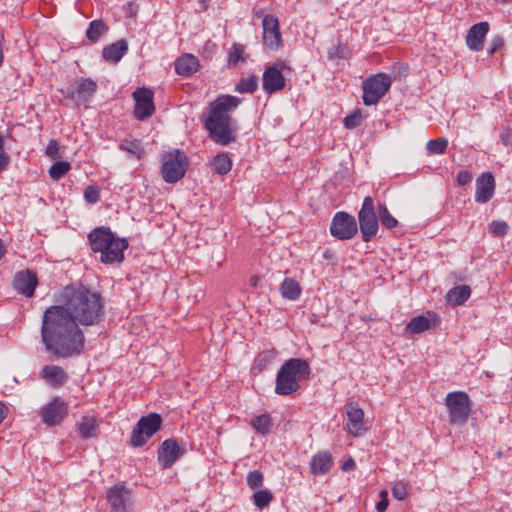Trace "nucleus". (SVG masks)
Wrapping results in <instances>:
<instances>
[{
    "instance_id": "nucleus-1",
    "label": "nucleus",
    "mask_w": 512,
    "mask_h": 512,
    "mask_svg": "<svg viewBox=\"0 0 512 512\" xmlns=\"http://www.w3.org/2000/svg\"><path fill=\"white\" fill-rule=\"evenodd\" d=\"M60 305H52L43 313L41 342L45 351L56 359L77 357L84 352L85 337L79 324L90 326L104 316V300L100 293L85 286H66Z\"/></svg>"
},
{
    "instance_id": "nucleus-2",
    "label": "nucleus",
    "mask_w": 512,
    "mask_h": 512,
    "mask_svg": "<svg viewBox=\"0 0 512 512\" xmlns=\"http://www.w3.org/2000/svg\"><path fill=\"white\" fill-rule=\"evenodd\" d=\"M241 99L231 95H221L212 104L205 128L210 138L221 145H228L236 139V129L230 116L240 105Z\"/></svg>"
},
{
    "instance_id": "nucleus-3",
    "label": "nucleus",
    "mask_w": 512,
    "mask_h": 512,
    "mask_svg": "<svg viewBox=\"0 0 512 512\" xmlns=\"http://www.w3.org/2000/svg\"><path fill=\"white\" fill-rule=\"evenodd\" d=\"M88 240L92 251L100 253L102 263L123 262L124 251L128 248L127 239L116 237L109 228L101 226L88 234Z\"/></svg>"
},
{
    "instance_id": "nucleus-4",
    "label": "nucleus",
    "mask_w": 512,
    "mask_h": 512,
    "mask_svg": "<svg viewBox=\"0 0 512 512\" xmlns=\"http://www.w3.org/2000/svg\"><path fill=\"white\" fill-rule=\"evenodd\" d=\"M308 362L300 358L286 360L276 375L275 393L280 396H288L298 391L300 381L310 375Z\"/></svg>"
},
{
    "instance_id": "nucleus-5",
    "label": "nucleus",
    "mask_w": 512,
    "mask_h": 512,
    "mask_svg": "<svg viewBox=\"0 0 512 512\" xmlns=\"http://www.w3.org/2000/svg\"><path fill=\"white\" fill-rule=\"evenodd\" d=\"M161 162V173L166 183L174 184L184 177L188 167V158L184 152L178 149L167 152Z\"/></svg>"
},
{
    "instance_id": "nucleus-6",
    "label": "nucleus",
    "mask_w": 512,
    "mask_h": 512,
    "mask_svg": "<svg viewBox=\"0 0 512 512\" xmlns=\"http://www.w3.org/2000/svg\"><path fill=\"white\" fill-rule=\"evenodd\" d=\"M162 422V417L158 413L152 412L142 416L131 432L130 444L133 447L144 446L148 439L160 430Z\"/></svg>"
},
{
    "instance_id": "nucleus-7",
    "label": "nucleus",
    "mask_w": 512,
    "mask_h": 512,
    "mask_svg": "<svg viewBox=\"0 0 512 512\" xmlns=\"http://www.w3.org/2000/svg\"><path fill=\"white\" fill-rule=\"evenodd\" d=\"M445 405L449 412L450 423L464 425L470 412V399L463 391H453L446 395Z\"/></svg>"
},
{
    "instance_id": "nucleus-8",
    "label": "nucleus",
    "mask_w": 512,
    "mask_h": 512,
    "mask_svg": "<svg viewBox=\"0 0 512 512\" xmlns=\"http://www.w3.org/2000/svg\"><path fill=\"white\" fill-rule=\"evenodd\" d=\"M392 81L389 75L378 73L368 77L362 85L363 103L366 106L375 105L389 91Z\"/></svg>"
},
{
    "instance_id": "nucleus-9",
    "label": "nucleus",
    "mask_w": 512,
    "mask_h": 512,
    "mask_svg": "<svg viewBox=\"0 0 512 512\" xmlns=\"http://www.w3.org/2000/svg\"><path fill=\"white\" fill-rule=\"evenodd\" d=\"M358 221L363 241L368 242L376 236L379 225L372 197L366 196L364 198L358 212Z\"/></svg>"
},
{
    "instance_id": "nucleus-10",
    "label": "nucleus",
    "mask_w": 512,
    "mask_h": 512,
    "mask_svg": "<svg viewBox=\"0 0 512 512\" xmlns=\"http://www.w3.org/2000/svg\"><path fill=\"white\" fill-rule=\"evenodd\" d=\"M358 231L356 219L343 211L337 212L332 218L330 233L339 240H349L353 238Z\"/></svg>"
},
{
    "instance_id": "nucleus-11",
    "label": "nucleus",
    "mask_w": 512,
    "mask_h": 512,
    "mask_svg": "<svg viewBox=\"0 0 512 512\" xmlns=\"http://www.w3.org/2000/svg\"><path fill=\"white\" fill-rule=\"evenodd\" d=\"M285 68L286 66L282 62L265 68L262 77V88L267 94H273L284 89L286 80L283 69Z\"/></svg>"
},
{
    "instance_id": "nucleus-12",
    "label": "nucleus",
    "mask_w": 512,
    "mask_h": 512,
    "mask_svg": "<svg viewBox=\"0 0 512 512\" xmlns=\"http://www.w3.org/2000/svg\"><path fill=\"white\" fill-rule=\"evenodd\" d=\"M263 43L273 51L282 47V35L280 32L279 20L275 15L267 14L262 19Z\"/></svg>"
},
{
    "instance_id": "nucleus-13",
    "label": "nucleus",
    "mask_w": 512,
    "mask_h": 512,
    "mask_svg": "<svg viewBox=\"0 0 512 512\" xmlns=\"http://www.w3.org/2000/svg\"><path fill=\"white\" fill-rule=\"evenodd\" d=\"M97 84L90 78H81L70 84L65 92L67 98L74 100L77 104L85 103L96 92Z\"/></svg>"
},
{
    "instance_id": "nucleus-14",
    "label": "nucleus",
    "mask_w": 512,
    "mask_h": 512,
    "mask_svg": "<svg viewBox=\"0 0 512 512\" xmlns=\"http://www.w3.org/2000/svg\"><path fill=\"white\" fill-rule=\"evenodd\" d=\"M132 95L135 101V118L138 120L149 118L155 111L152 90L145 87L137 88Z\"/></svg>"
},
{
    "instance_id": "nucleus-15",
    "label": "nucleus",
    "mask_w": 512,
    "mask_h": 512,
    "mask_svg": "<svg viewBox=\"0 0 512 512\" xmlns=\"http://www.w3.org/2000/svg\"><path fill=\"white\" fill-rule=\"evenodd\" d=\"M67 413V404L59 397H54L40 410L41 419L43 423L48 426H55L59 424L65 418Z\"/></svg>"
},
{
    "instance_id": "nucleus-16",
    "label": "nucleus",
    "mask_w": 512,
    "mask_h": 512,
    "mask_svg": "<svg viewBox=\"0 0 512 512\" xmlns=\"http://www.w3.org/2000/svg\"><path fill=\"white\" fill-rule=\"evenodd\" d=\"M107 501L112 512H127L132 504V493L125 485L116 484L108 490Z\"/></svg>"
},
{
    "instance_id": "nucleus-17",
    "label": "nucleus",
    "mask_w": 512,
    "mask_h": 512,
    "mask_svg": "<svg viewBox=\"0 0 512 512\" xmlns=\"http://www.w3.org/2000/svg\"><path fill=\"white\" fill-rule=\"evenodd\" d=\"M348 422L345 429L354 436H360L366 432L367 427L364 423V412L359 407L358 403L350 402L347 405Z\"/></svg>"
},
{
    "instance_id": "nucleus-18",
    "label": "nucleus",
    "mask_w": 512,
    "mask_h": 512,
    "mask_svg": "<svg viewBox=\"0 0 512 512\" xmlns=\"http://www.w3.org/2000/svg\"><path fill=\"white\" fill-rule=\"evenodd\" d=\"M38 284L37 276L34 272L29 269L16 273L13 280L14 289L26 296L32 297L34 295L35 288Z\"/></svg>"
},
{
    "instance_id": "nucleus-19",
    "label": "nucleus",
    "mask_w": 512,
    "mask_h": 512,
    "mask_svg": "<svg viewBox=\"0 0 512 512\" xmlns=\"http://www.w3.org/2000/svg\"><path fill=\"white\" fill-rule=\"evenodd\" d=\"M495 179L490 172L482 173L476 179L475 201L480 204L487 203L494 195Z\"/></svg>"
},
{
    "instance_id": "nucleus-20",
    "label": "nucleus",
    "mask_w": 512,
    "mask_h": 512,
    "mask_svg": "<svg viewBox=\"0 0 512 512\" xmlns=\"http://www.w3.org/2000/svg\"><path fill=\"white\" fill-rule=\"evenodd\" d=\"M489 31L488 22H479L474 24L467 32L466 44L473 51L483 49L484 40Z\"/></svg>"
},
{
    "instance_id": "nucleus-21",
    "label": "nucleus",
    "mask_w": 512,
    "mask_h": 512,
    "mask_svg": "<svg viewBox=\"0 0 512 512\" xmlns=\"http://www.w3.org/2000/svg\"><path fill=\"white\" fill-rule=\"evenodd\" d=\"M180 449L177 442L173 439L165 440L158 450V461L163 468H170L177 460Z\"/></svg>"
},
{
    "instance_id": "nucleus-22",
    "label": "nucleus",
    "mask_w": 512,
    "mask_h": 512,
    "mask_svg": "<svg viewBox=\"0 0 512 512\" xmlns=\"http://www.w3.org/2000/svg\"><path fill=\"white\" fill-rule=\"evenodd\" d=\"M40 376L51 387L62 386L68 379V374L58 365H45Z\"/></svg>"
},
{
    "instance_id": "nucleus-23",
    "label": "nucleus",
    "mask_w": 512,
    "mask_h": 512,
    "mask_svg": "<svg viewBox=\"0 0 512 512\" xmlns=\"http://www.w3.org/2000/svg\"><path fill=\"white\" fill-rule=\"evenodd\" d=\"M333 465L332 456L329 452L323 451L315 454L310 462V472L313 475L327 473Z\"/></svg>"
},
{
    "instance_id": "nucleus-24",
    "label": "nucleus",
    "mask_w": 512,
    "mask_h": 512,
    "mask_svg": "<svg viewBox=\"0 0 512 512\" xmlns=\"http://www.w3.org/2000/svg\"><path fill=\"white\" fill-rule=\"evenodd\" d=\"M199 68V60L192 54H185L175 62V71L181 76H190Z\"/></svg>"
},
{
    "instance_id": "nucleus-25",
    "label": "nucleus",
    "mask_w": 512,
    "mask_h": 512,
    "mask_svg": "<svg viewBox=\"0 0 512 512\" xmlns=\"http://www.w3.org/2000/svg\"><path fill=\"white\" fill-rule=\"evenodd\" d=\"M127 51L128 44L124 39H121L104 47L102 55L106 61L117 63L122 59Z\"/></svg>"
},
{
    "instance_id": "nucleus-26",
    "label": "nucleus",
    "mask_w": 512,
    "mask_h": 512,
    "mask_svg": "<svg viewBox=\"0 0 512 512\" xmlns=\"http://www.w3.org/2000/svg\"><path fill=\"white\" fill-rule=\"evenodd\" d=\"M100 420L95 416H83L78 423V430L83 439L95 438L99 434Z\"/></svg>"
},
{
    "instance_id": "nucleus-27",
    "label": "nucleus",
    "mask_w": 512,
    "mask_h": 512,
    "mask_svg": "<svg viewBox=\"0 0 512 512\" xmlns=\"http://www.w3.org/2000/svg\"><path fill=\"white\" fill-rule=\"evenodd\" d=\"M301 286L293 278H285L280 286V293L283 298L290 301H296L301 295Z\"/></svg>"
},
{
    "instance_id": "nucleus-28",
    "label": "nucleus",
    "mask_w": 512,
    "mask_h": 512,
    "mask_svg": "<svg viewBox=\"0 0 512 512\" xmlns=\"http://www.w3.org/2000/svg\"><path fill=\"white\" fill-rule=\"evenodd\" d=\"M471 294V289L468 285H460L451 289L447 294V301L453 305H462Z\"/></svg>"
},
{
    "instance_id": "nucleus-29",
    "label": "nucleus",
    "mask_w": 512,
    "mask_h": 512,
    "mask_svg": "<svg viewBox=\"0 0 512 512\" xmlns=\"http://www.w3.org/2000/svg\"><path fill=\"white\" fill-rule=\"evenodd\" d=\"M213 166L216 173L227 174L232 168V161L227 153H221L214 157Z\"/></svg>"
},
{
    "instance_id": "nucleus-30",
    "label": "nucleus",
    "mask_w": 512,
    "mask_h": 512,
    "mask_svg": "<svg viewBox=\"0 0 512 512\" xmlns=\"http://www.w3.org/2000/svg\"><path fill=\"white\" fill-rule=\"evenodd\" d=\"M430 320L423 316L413 317L410 322L406 325V330L414 334H419L430 328Z\"/></svg>"
},
{
    "instance_id": "nucleus-31",
    "label": "nucleus",
    "mask_w": 512,
    "mask_h": 512,
    "mask_svg": "<svg viewBox=\"0 0 512 512\" xmlns=\"http://www.w3.org/2000/svg\"><path fill=\"white\" fill-rule=\"evenodd\" d=\"M258 77L256 75H249L241 79L235 86V91L239 93H253L258 88Z\"/></svg>"
},
{
    "instance_id": "nucleus-32",
    "label": "nucleus",
    "mask_w": 512,
    "mask_h": 512,
    "mask_svg": "<svg viewBox=\"0 0 512 512\" xmlns=\"http://www.w3.org/2000/svg\"><path fill=\"white\" fill-rule=\"evenodd\" d=\"M71 169V164L68 161H56L49 168V176L51 179L57 181L64 177Z\"/></svg>"
},
{
    "instance_id": "nucleus-33",
    "label": "nucleus",
    "mask_w": 512,
    "mask_h": 512,
    "mask_svg": "<svg viewBox=\"0 0 512 512\" xmlns=\"http://www.w3.org/2000/svg\"><path fill=\"white\" fill-rule=\"evenodd\" d=\"M251 425L258 433L267 434L271 429L272 422L268 414H262L253 418Z\"/></svg>"
},
{
    "instance_id": "nucleus-34",
    "label": "nucleus",
    "mask_w": 512,
    "mask_h": 512,
    "mask_svg": "<svg viewBox=\"0 0 512 512\" xmlns=\"http://www.w3.org/2000/svg\"><path fill=\"white\" fill-rule=\"evenodd\" d=\"M106 30L107 28L103 21L94 20L90 23L86 31V36L90 41L96 42Z\"/></svg>"
},
{
    "instance_id": "nucleus-35",
    "label": "nucleus",
    "mask_w": 512,
    "mask_h": 512,
    "mask_svg": "<svg viewBox=\"0 0 512 512\" xmlns=\"http://www.w3.org/2000/svg\"><path fill=\"white\" fill-rule=\"evenodd\" d=\"M378 217L382 225L388 229L394 228L398 223V221L391 215L386 205L384 204L378 205Z\"/></svg>"
},
{
    "instance_id": "nucleus-36",
    "label": "nucleus",
    "mask_w": 512,
    "mask_h": 512,
    "mask_svg": "<svg viewBox=\"0 0 512 512\" xmlns=\"http://www.w3.org/2000/svg\"><path fill=\"white\" fill-rule=\"evenodd\" d=\"M448 146L446 138H438L436 140H429L426 144V149L429 154H443Z\"/></svg>"
},
{
    "instance_id": "nucleus-37",
    "label": "nucleus",
    "mask_w": 512,
    "mask_h": 512,
    "mask_svg": "<svg viewBox=\"0 0 512 512\" xmlns=\"http://www.w3.org/2000/svg\"><path fill=\"white\" fill-rule=\"evenodd\" d=\"M272 499L273 495L268 490H259L253 494L254 504L260 509H263L264 507L268 506Z\"/></svg>"
},
{
    "instance_id": "nucleus-38",
    "label": "nucleus",
    "mask_w": 512,
    "mask_h": 512,
    "mask_svg": "<svg viewBox=\"0 0 512 512\" xmlns=\"http://www.w3.org/2000/svg\"><path fill=\"white\" fill-rule=\"evenodd\" d=\"M120 148L130 154L137 155L138 157L142 152L140 141L135 139L122 141Z\"/></svg>"
},
{
    "instance_id": "nucleus-39",
    "label": "nucleus",
    "mask_w": 512,
    "mask_h": 512,
    "mask_svg": "<svg viewBox=\"0 0 512 512\" xmlns=\"http://www.w3.org/2000/svg\"><path fill=\"white\" fill-rule=\"evenodd\" d=\"M247 484L251 489H257L263 485V474L259 470H254L247 475Z\"/></svg>"
},
{
    "instance_id": "nucleus-40",
    "label": "nucleus",
    "mask_w": 512,
    "mask_h": 512,
    "mask_svg": "<svg viewBox=\"0 0 512 512\" xmlns=\"http://www.w3.org/2000/svg\"><path fill=\"white\" fill-rule=\"evenodd\" d=\"M508 225L506 222L504 221H493L490 225H489V230H490V233L493 235V236H504L507 234L508 232Z\"/></svg>"
},
{
    "instance_id": "nucleus-41",
    "label": "nucleus",
    "mask_w": 512,
    "mask_h": 512,
    "mask_svg": "<svg viewBox=\"0 0 512 512\" xmlns=\"http://www.w3.org/2000/svg\"><path fill=\"white\" fill-rule=\"evenodd\" d=\"M362 114L359 110L344 118V125L348 129H354L362 123Z\"/></svg>"
},
{
    "instance_id": "nucleus-42",
    "label": "nucleus",
    "mask_w": 512,
    "mask_h": 512,
    "mask_svg": "<svg viewBox=\"0 0 512 512\" xmlns=\"http://www.w3.org/2000/svg\"><path fill=\"white\" fill-rule=\"evenodd\" d=\"M100 192L97 187L89 185L84 190V199L90 203L95 204L99 201Z\"/></svg>"
},
{
    "instance_id": "nucleus-43",
    "label": "nucleus",
    "mask_w": 512,
    "mask_h": 512,
    "mask_svg": "<svg viewBox=\"0 0 512 512\" xmlns=\"http://www.w3.org/2000/svg\"><path fill=\"white\" fill-rule=\"evenodd\" d=\"M392 495L397 500H404L407 496V487L403 482H398L392 487Z\"/></svg>"
},
{
    "instance_id": "nucleus-44",
    "label": "nucleus",
    "mask_w": 512,
    "mask_h": 512,
    "mask_svg": "<svg viewBox=\"0 0 512 512\" xmlns=\"http://www.w3.org/2000/svg\"><path fill=\"white\" fill-rule=\"evenodd\" d=\"M46 155L50 157L51 159H57L60 158L61 155L59 153V145L57 141L50 140L47 147H46Z\"/></svg>"
},
{
    "instance_id": "nucleus-45",
    "label": "nucleus",
    "mask_w": 512,
    "mask_h": 512,
    "mask_svg": "<svg viewBox=\"0 0 512 512\" xmlns=\"http://www.w3.org/2000/svg\"><path fill=\"white\" fill-rule=\"evenodd\" d=\"M274 352H264V353H261L256 362H257V365L260 367V369H264L266 367V364L270 361V359L274 358Z\"/></svg>"
},
{
    "instance_id": "nucleus-46",
    "label": "nucleus",
    "mask_w": 512,
    "mask_h": 512,
    "mask_svg": "<svg viewBox=\"0 0 512 512\" xmlns=\"http://www.w3.org/2000/svg\"><path fill=\"white\" fill-rule=\"evenodd\" d=\"M472 180V174L467 170H461L457 175V183L459 185H466Z\"/></svg>"
},
{
    "instance_id": "nucleus-47",
    "label": "nucleus",
    "mask_w": 512,
    "mask_h": 512,
    "mask_svg": "<svg viewBox=\"0 0 512 512\" xmlns=\"http://www.w3.org/2000/svg\"><path fill=\"white\" fill-rule=\"evenodd\" d=\"M503 45H504L503 38L495 37L490 43V47L488 48V54H494L496 51H498L500 48H502Z\"/></svg>"
},
{
    "instance_id": "nucleus-48",
    "label": "nucleus",
    "mask_w": 512,
    "mask_h": 512,
    "mask_svg": "<svg viewBox=\"0 0 512 512\" xmlns=\"http://www.w3.org/2000/svg\"><path fill=\"white\" fill-rule=\"evenodd\" d=\"M500 139L505 146L512 145V131L510 128H503L500 134Z\"/></svg>"
},
{
    "instance_id": "nucleus-49",
    "label": "nucleus",
    "mask_w": 512,
    "mask_h": 512,
    "mask_svg": "<svg viewBox=\"0 0 512 512\" xmlns=\"http://www.w3.org/2000/svg\"><path fill=\"white\" fill-rule=\"evenodd\" d=\"M244 52V49L240 45H234L233 50L230 53V60L233 62H238L242 60V53Z\"/></svg>"
},
{
    "instance_id": "nucleus-50",
    "label": "nucleus",
    "mask_w": 512,
    "mask_h": 512,
    "mask_svg": "<svg viewBox=\"0 0 512 512\" xmlns=\"http://www.w3.org/2000/svg\"><path fill=\"white\" fill-rule=\"evenodd\" d=\"M9 160L8 154L5 151H0V173L6 169Z\"/></svg>"
},
{
    "instance_id": "nucleus-51",
    "label": "nucleus",
    "mask_w": 512,
    "mask_h": 512,
    "mask_svg": "<svg viewBox=\"0 0 512 512\" xmlns=\"http://www.w3.org/2000/svg\"><path fill=\"white\" fill-rule=\"evenodd\" d=\"M381 495L385 496V498L377 503L376 509H377L378 512H384L387 509V507H388V500L386 498V492L383 491L381 493Z\"/></svg>"
},
{
    "instance_id": "nucleus-52",
    "label": "nucleus",
    "mask_w": 512,
    "mask_h": 512,
    "mask_svg": "<svg viewBox=\"0 0 512 512\" xmlns=\"http://www.w3.org/2000/svg\"><path fill=\"white\" fill-rule=\"evenodd\" d=\"M354 467H355V461L352 458H350V459H348L347 461L344 462V464L342 466V469L344 471H350Z\"/></svg>"
},
{
    "instance_id": "nucleus-53",
    "label": "nucleus",
    "mask_w": 512,
    "mask_h": 512,
    "mask_svg": "<svg viewBox=\"0 0 512 512\" xmlns=\"http://www.w3.org/2000/svg\"><path fill=\"white\" fill-rule=\"evenodd\" d=\"M6 411H7V408L0 403V423L4 420L5 416H6Z\"/></svg>"
},
{
    "instance_id": "nucleus-54",
    "label": "nucleus",
    "mask_w": 512,
    "mask_h": 512,
    "mask_svg": "<svg viewBox=\"0 0 512 512\" xmlns=\"http://www.w3.org/2000/svg\"><path fill=\"white\" fill-rule=\"evenodd\" d=\"M253 13H254V16H255V17H258V18H259V17H262V16H263V9H257V8H255V9L253 10Z\"/></svg>"
},
{
    "instance_id": "nucleus-55",
    "label": "nucleus",
    "mask_w": 512,
    "mask_h": 512,
    "mask_svg": "<svg viewBox=\"0 0 512 512\" xmlns=\"http://www.w3.org/2000/svg\"><path fill=\"white\" fill-rule=\"evenodd\" d=\"M5 252H6V248L3 245L2 240L0 239V259L4 256Z\"/></svg>"
},
{
    "instance_id": "nucleus-56",
    "label": "nucleus",
    "mask_w": 512,
    "mask_h": 512,
    "mask_svg": "<svg viewBox=\"0 0 512 512\" xmlns=\"http://www.w3.org/2000/svg\"><path fill=\"white\" fill-rule=\"evenodd\" d=\"M0 151H4V139L1 135H0Z\"/></svg>"
},
{
    "instance_id": "nucleus-57",
    "label": "nucleus",
    "mask_w": 512,
    "mask_h": 512,
    "mask_svg": "<svg viewBox=\"0 0 512 512\" xmlns=\"http://www.w3.org/2000/svg\"><path fill=\"white\" fill-rule=\"evenodd\" d=\"M512 0H502V2L504 3H508V2H511Z\"/></svg>"
}]
</instances>
